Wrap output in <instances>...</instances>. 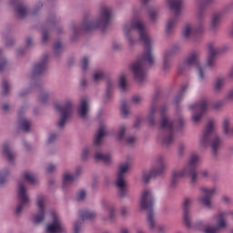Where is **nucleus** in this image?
<instances>
[{"instance_id": "f257e3e1", "label": "nucleus", "mask_w": 233, "mask_h": 233, "mask_svg": "<svg viewBox=\"0 0 233 233\" xmlns=\"http://www.w3.org/2000/svg\"><path fill=\"white\" fill-rule=\"evenodd\" d=\"M122 30L124 36L130 46H134L137 41L134 36H132V30L137 31L139 41L144 45V53L135 63L131 65L130 69L137 83H145V81H147V67L152 66L156 62L152 49L154 40H152V37H150V35L147 30V25H145L139 18H134L126 22L123 25Z\"/></svg>"}, {"instance_id": "f03ea898", "label": "nucleus", "mask_w": 233, "mask_h": 233, "mask_svg": "<svg viewBox=\"0 0 233 233\" xmlns=\"http://www.w3.org/2000/svg\"><path fill=\"white\" fill-rule=\"evenodd\" d=\"M112 17H114V11L112 10V7L108 5L100 6L98 16L95 20L90 17V15H84L81 26L76 24H72L70 26V30L73 34L72 39H76L77 35L81 34V32H90V30H96V28L105 30V28L109 26L112 23Z\"/></svg>"}, {"instance_id": "7ed1b4c3", "label": "nucleus", "mask_w": 233, "mask_h": 233, "mask_svg": "<svg viewBox=\"0 0 233 233\" xmlns=\"http://www.w3.org/2000/svg\"><path fill=\"white\" fill-rule=\"evenodd\" d=\"M106 134H108L106 131V126L100 123L95 135L93 145L90 147L86 146L82 149L81 159L83 161H86V159L90 157V154L93 153H95L94 159H96V161H101L102 163H106V165H108V163L112 161V155L109 153H103V151H101V142Z\"/></svg>"}, {"instance_id": "20e7f679", "label": "nucleus", "mask_w": 233, "mask_h": 233, "mask_svg": "<svg viewBox=\"0 0 233 233\" xmlns=\"http://www.w3.org/2000/svg\"><path fill=\"white\" fill-rule=\"evenodd\" d=\"M167 110L168 106L167 105H163L158 108V114L160 116L158 140L161 141L162 147H170L176 139L174 121L167 114Z\"/></svg>"}, {"instance_id": "39448f33", "label": "nucleus", "mask_w": 233, "mask_h": 233, "mask_svg": "<svg viewBox=\"0 0 233 233\" xmlns=\"http://www.w3.org/2000/svg\"><path fill=\"white\" fill-rule=\"evenodd\" d=\"M199 163V155L192 153L189 159L181 170L174 169L171 173V185L175 187L183 177H190L189 184L191 187L196 186L198 183V171L196 170Z\"/></svg>"}, {"instance_id": "423d86ee", "label": "nucleus", "mask_w": 233, "mask_h": 233, "mask_svg": "<svg viewBox=\"0 0 233 233\" xmlns=\"http://www.w3.org/2000/svg\"><path fill=\"white\" fill-rule=\"evenodd\" d=\"M214 129V122H208L204 130L202 131V134L199 137V147L201 148H207V147H210L211 156L213 157H218L221 150V137L218 136L211 137Z\"/></svg>"}, {"instance_id": "0eeeda50", "label": "nucleus", "mask_w": 233, "mask_h": 233, "mask_svg": "<svg viewBox=\"0 0 233 233\" xmlns=\"http://www.w3.org/2000/svg\"><path fill=\"white\" fill-rule=\"evenodd\" d=\"M154 203L156 199L154 198V193L152 189L145 188L139 198V207L142 210H147V225L149 230H154L156 228V218H154Z\"/></svg>"}, {"instance_id": "6e6552de", "label": "nucleus", "mask_w": 233, "mask_h": 233, "mask_svg": "<svg viewBox=\"0 0 233 233\" xmlns=\"http://www.w3.org/2000/svg\"><path fill=\"white\" fill-rule=\"evenodd\" d=\"M190 67L196 69L197 76L200 83H205V81L208 79V75H207V71L203 68V66H201V63L199 62V52H191L187 58L184 62L179 64L178 70L179 72H185Z\"/></svg>"}, {"instance_id": "1a4fd4ad", "label": "nucleus", "mask_w": 233, "mask_h": 233, "mask_svg": "<svg viewBox=\"0 0 233 233\" xmlns=\"http://www.w3.org/2000/svg\"><path fill=\"white\" fill-rule=\"evenodd\" d=\"M165 1L170 12L174 14V15L169 17L166 23L165 34L166 35H172V34H174V30H176V25L179 21V15H181V8H183V0Z\"/></svg>"}, {"instance_id": "9d476101", "label": "nucleus", "mask_w": 233, "mask_h": 233, "mask_svg": "<svg viewBox=\"0 0 233 233\" xmlns=\"http://www.w3.org/2000/svg\"><path fill=\"white\" fill-rule=\"evenodd\" d=\"M128 170H130V163L126 162L121 164L116 173V178L115 179V187L117 190V196L121 199L130 198V194L128 193V182H127V178L125 177V174H127Z\"/></svg>"}, {"instance_id": "9b49d317", "label": "nucleus", "mask_w": 233, "mask_h": 233, "mask_svg": "<svg viewBox=\"0 0 233 233\" xmlns=\"http://www.w3.org/2000/svg\"><path fill=\"white\" fill-rule=\"evenodd\" d=\"M7 6L15 9L17 17L25 19V17H27L30 15H35V14L43 8L44 4L43 1L36 2L31 12L28 11V7H26V5H25L23 0H8Z\"/></svg>"}, {"instance_id": "f8f14e48", "label": "nucleus", "mask_w": 233, "mask_h": 233, "mask_svg": "<svg viewBox=\"0 0 233 233\" xmlns=\"http://www.w3.org/2000/svg\"><path fill=\"white\" fill-rule=\"evenodd\" d=\"M55 108L60 113L57 127L58 128H63L68 119L72 117V114H74V102L72 98H66L61 104L56 103Z\"/></svg>"}, {"instance_id": "ddd939ff", "label": "nucleus", "mask_w": 233, "mask_h": 233, "mask_svg": "<svg viewBox=\"0 0 233 233\" xmlns=\"http://www.w3.org/2000/svg\"><path fill=\"white\" fill-rule=\"evenodd\" d=\"M165 170H167V166L165 165V157L158 156L152 163L150 170L143 173L142 180L144 183H148L152 177L163 176L165 174Z\"/></svg>"}, {"instance_id": "4468645a", "label": "nucleus", "mask_w": 233, "mask_h": 233, "mask_svg": "<svg viewBox=\"0 0 233 233\" xmlns=\"http://www.w3.org/2000/svg\"><path fill=\"white\" fill-rule=\"evenodd\" d=\"M17 199L18 203L15 208V216H21V212L30 207V195L28 194V189H26L25 182H19L18 184Z\"/></svg>"}, {"instance_id": "2eb2a0df", "label": "nucleus", "mask_w": 233, "mask_h": 233, "mask_svg": "<svg viewBox=\"0 0 233 233\" xmlns=\"http://www.w3.org/2000/svg\"><path fill=\"white\" fill-rule=\"evenodd\" d=\"M218 192H219V190L217 186L202 187L200 188V193L202 195L198 198V203H200L205 208L210 210L213 207L212 198H214Z\"/></svg>"}, {"instance_id": "dca6fc26", "label": "nucleus", "mask_w": 233, "mask_h": 233, "mask_svg": "<svg viewBox=\"0 0 233 233\" xmlns=\"http://www.w3.org/2000/svg\"><path fill=\"white\" fill-rule=\"evenodd\" d=\"M214 0H207V2H203L201 0L197 1V11L196 17L198 22L196 25L195 30L198 34H201L205 30V12H207V6L208 3H212Z\"/></svg>"}, {"instance_id": "f3484780", "label": "nucleus", "mask_w": 233, "mask_h": 233, "mask_svg": "<svg viewBox=\"0 0 233 233\" xmlns=\"http://www.w3.org/2000/svg\"><path fill=\"white\" fill-rule=\"evenodd\" d=\"M35 207L38 212L33 215V221L37 225L43 223L45 216H46V197L45 195L38 194L36 196Z\"/></svg>"}, {"instance_id": "a211bd4d", "label": "nucleus", "mask_w": 233, "mask_h": 233, "mask_svg": "<svg viewBox=\"0 0 233 233\" xmlns=\"http://www.w3.org/2000/svg\"><path fill=\"white\" fill-rule=\"evenodd\" d=\"M50 218L52 222H49L46 227V233H65L66 232V228L63 225L59 215L55 211H50Z\"/></svg>"}, {"instance_id": "6ab92c4d", "label": "nucleus", "mask_w": 233, "mask_h": 233, "mask_svg": "<svg viewBox=\"0 0 233 233\" xmlns=\"http://www.w3.org/2000/svg\"><path fill=\"white\" fill-rule=\"evenodd\" d=\"M233 8V2L225 9L220 12L214 13L209 20L208 31L213 34L216 33L217 30H219V25H221V21L225 14H228L230 10Z\"/></svg>"}, {"instance_id": "aec40b11", "label": "nucleus", "mask_w": 233, "mask_h": 233, "mask_svg": "<svg viewBox=\"0 0 233 233\" xmlns=\"http://www.w3.org/2000/svg\"><path fill=\"white\" fill-rule=\"evenodd\" d=\"M180 50H181V46H179V45H175L164 51L162 55V59H163L162 68L164 72H168V70L172 68V58Z\"/></svg>"}, {"instance_id": "412c9836", "label": "nucleus", "mask_w": 233, "mask_h": 233, "mask_svg": "<svg viewBox=\"0 0 233 233\" xmlns=\"http://www.w3.org/2000/svg\"><path fill=\"white\" fill-rule=\"evenodd\" d=\"M208 105V102L207 101V99H202L199 102H197L189 106L190 110L193 111V123H199V121H201V117H203V114H205V110H207Z\"/></svg>"}, {"instance_id": "4be33fe9", "label": "nucleus", "mask_w": 233, "mask_h": 233, "mask_svg": "<svg viewBox=\"0 0 233 233\" xmlns=\"http://www.w3.org/2000/svg\"><path fill=\"white\" fill-rule=\"evenodd\" d=\"M223 52V48L218 44L211 42L208 45V58L206 65L209 68H214L216 66V56H219Z\"/></svg>"}, {"instance_id": "5701e85b", "label": "nucleus", "mask_w": 233, "mask_h": 233, "mask_svg": "<svg viewBox=\"0 0 233 233\" xmlns=\"http://www.w3.org/2000/svg\"><path fill=\"white\" fill-rule=\"evenodd\" d=\"M192 203H194V199L192 198H185L182 202L183 207V222L187 228L192 227V215L190 214V208L192 207Z\"/></svg>"}, {"instance_id": "b1692460", "label": "nucleus", "mask_w": 233, "mask_h": 233, "mask_svg": "<svg viewBox=\"0 0 233 233\" xmlns=\"http://www.w3.org/2000/svg\"><path fill=\"white\" fill-rule=\"evenodd\" d=\"M159 99V93H155L151 98L149 111L147 116V121L150 127H156L157 122L156 121V113L157 112V100Z\"/></svg>"}, {"instance_id": "393cba45", "label": "nucleus", "mask_w": 233, "mask_h": 233, "mask_svg": "<svg viewBox=\"0 0 233 233\" xmlns=\"http://www.w3.org/2000/svg\"><path fill=\"white\" fill-rule=\"evenodd\" d=\"M48 64V55H44L41 60L35 64L31 70V77L35 79V77H39L41 74H45V70H46V65Z\"/></svg>"}, {"instance_id": "a878e982", "label": "nucleus", "mask_w": 233, "mask_h": 233, "mask_svg": "<svg viewBox=\"0 0 233 233\" xmlns=\"http://www.w3.org/2000/svg\"><path fill=\"white\" fill-rule=\"evenodd\" d=\"M82 172H83V167H77L74 174L68 171L64 172L63 180H62V188H64V190L68 188V187H70V185H72L74 181H76V177H77L78 176H81Z\"/></svg>"}, {"instance_id": "bb28decb", "label": "nucleus", "mask_w": 233, "mask_h": 233, "mask_svg": "<svg viewBox=\"0 0 233 233\" xmlns=\"http://www.w3.org/2000/svg\"><path fill=\"white\" fill-rule=\"evenodd\" d=\"M222 133L228 137H233V118L228 116H225L222 118Z\"/></svg>"}, {"instance_id": "cd10ccee", "label": "nucleus", "mask_w": 233, "mask_h": 233, "mask_svg": "<svg viewBox=\"0 0 233 233\" xmlns=\"http://www.w3.org/2000/svg\"><path fill=\"white\" fill-rule=\"evenodd\" d=\"M126 132H127V126L126 125L119 126L118 130L116 132V139L118 141H125L127 145H134L136 143V137L134 136L125 137Z\"/></svg>"}, {"instance_id": "c85d7f7f", "label": "nucleus", "mask_w": 233, "mask_h": 233, "mask_svg": "<svg viewBox=\"0 0 233 233\" xmlns=\"http://www.w3.org/2000/svg\"><path fill=\"white\" fill-rule=\"evenodd\" d=\"M88 104H89V100L87 97H84L80 100V104L78 106V116L82 119H86L88 116V112L90 110Z\"/></svg>"}, {"instance_id": "c756f323", "label": "nucleus", "mask_w": 233, "mask_h": 233, "mask_svg": "<svg viewBox=\"0 0 233 233\" xmlns=\"http://www.w3.org/2000/svg\"><path fill=\"white\" fill-rule=\"evenodd\" d=\"M227 81V78L224 76H217L213 82V91L215 94H219L221 90H223V87L225 86V83Z\"/></svg>"}, {"instance_id": "7c9ffc66", "label": "nucleus", "mask_w": 233, "mask_h": 233, "mask_svg": "<svg viewBox=\"0 0 233 233\" xmlns=\"http://www.w3.org/2000/svg\"><path fill=\"white\" fill-rule=\"evenodd\" d=\"M2 152L5 157H6V159L11 163L12 161H14V159H15V153L12 152V149L10 148V144H8V142L3 144Z\"/></svg>"}, {"instance_id": "2f4dec72", "label": "nucleus", "mask_w": 233, "mask_h": 233, "mask_svg": "<svg viewBox=\"0 0 233 233\" xmlns=\"http://www.w3.org/2000/svg\"><path fill=\"white\" fill-rule=\"evenodd\" d=\"M188 84L186 83V84H183L181 86H180V89L177 93V95L175 96L174 100H173V103H175V105H177V103H181V101H183L184 97H185V94L187 92H188Z\"/></svg>"}, {"instance_id": "473e14b6", "label": "nucleus", "mask_w": 233, "mask_h": 233, "mask_svg": "<svg viewBox=\"0 0 233 233\" xmlns=\"http://www.w3.org/2000/svg\"><path fill=\"white\" fill-rule=\"evenodd\" d=\"M115 85H116V83L112 79H108L106 81V93L104 95L105 101H110V99H112V97L114 96V93L112 92V90L114 89Z\"/></svg>"}, {"instance_id": "72a5a7b5", "label": "nucleus", "mask_w": 233, "mask_h": 233, "mask_svg": "<svg viewBox=\"0 0 233 233\" xmlns=\"http://www.w3.org/2000/svg\"><path fill=\"white\" fill-rule=\"evenodd\" d=\"M18 125H19V128H21L23 132H29L30 127H32V123L30 122V120L21 116H19Z\"/></svg>"}, {"instance_id": "f704fd0d", "label": "nucleus", "mask_w": 233, "mask_h": 233, "mask_svg": "<svg viewBox=\"0 0 233 233\" xmlns=\"http://www.w3.org/2000/svg\"><path fill=\"white\" fill-rule=\"evenodd\" d=\"M79 216L83 221H86L88 219H94L97 216L95 211H90L88 209H84L79 212Z\"/></svg>"}, {"instance_id": "c9c22d12", "label": "nucleus", "mask_w": 233, "mask_h": 233, "mask_svg": "<svg viewBox=\"0 0 233 233\" xmlns=\"http://www.w3.org/2000/svg\"><path fill=\"white\" fill-rule=\"evenodd\" d=\"M148 17L151 21H157L159 15V9L157 7H149L147 9Z\"/></svg>"}, {"instance_id": "e433bc0d", "label": "nucleus", "mask_w": 233, "mask_h": 233, "mask_svg": "<svg viewBox=\"0 0 233 233\" xmlns=\"http://www.w3.org/2000/svg\"><path fill=\"white\" fill-rule=\"evenodd\" d=\"M22 177L23 179H25V181H27L31 185H34V183H35L36 181L35 175H34V173L32 172H28V171L24 172L22 174Z\"/></svg>"}, {"instance_id": "4c0bfd02", "label": "nucleus", "mask_w": 233, "mask_h": 233, "mask_svg": "<svg viewBox=\"0 0 233 233\" xmlns=\"http://www.w3.org/2000/svg\"><path fill=\"white\" fill-rule=\"evenodd\" d=\"M8 176H10V169L5 167L0 170V185H5V182L8 180Z\"/></svg>"}, {"instance_id": "58836bf2", "label": "nucleus", "mask_w": 233, "mask_h": 233, "mask_svg": "<svg viewBox=\"0 0 233 233\" xmlns=\"http://www.w3.org/2000/svg\"><path fill=\"white\" fill-rule=\"evenodd\" d=\"M105 77V72L103 70L95 71L93 75L94 83H99V81H103Z\"/></svg>"}, {"instance_id": "ea45409f", "label": "nucleus", "mask_w": 233, "mask_h": 233, "mask_svg": "<svg viewBox=\"0 0 233 233\" xmlns=\"http://www.w3.org/2000/svg\"><path fill=\"white\" fill-rule=\"evenodd\" d=\"M118 86L120 88V90H122L123 92H125V90H127V76L125 75H121L119 79H118Z\"/></svg>"}, {"instance_id": "a19ab883", "label": "nucleus", "mask_w": 233, "mask_h": 233, "mask_svg": "<svg viewBox=\"0 0 233 233\" xmlns=\"http://www.w3.org/2000/svg\"><path fill=\"white\" fill-rule=\"evenodd\" d=\"M90 63V59L86 56L83 57L80 62V66L84 72H86L88 70V65Z\"/></svg>"}, {"instance_id": "79ce46f5", "label": "nucleus", "mask_w": 233, "mask_h": 233, "mask_svg": "<svg viewBox=\"0 0 233 233\" xmlns=\"http://www.w3.org/2000/svg\"><path fill=\"white\" fill-rule=\"evenodd\" d=\"M185 150H187V145L185 143H179L177 146L178 157H183V156H185Z\"/></svg>"}, {"instance_id": "37998d69", "label": "nucleus", "mask_w": 233, "mask_h": 233, "mask_svg": "<svg viewBox=\"0 0 233 233\" xmlns=\"http://www.w3.org/2000/svg\"><path fill=\"white\" fill-rule=\"evenodd\" d=\"M9 92H10V83L5 80L2 83V94L3 96H7Z\"/></svg>"}, {"instance_id": "c03bdc74", "label": "nucleus", "mask_w": 233, "mask_h": 233, "mask_svg": "<svg viewBox=\"0 0 233 233\" xmlns=\"http://www.w3.org/2000/svg\"><path fill=\"white\" fill-rule=\"evenodd\" d=\"M182 34L184 37H189L190 34H192V25L190 24H187L186 25H184Z\"/></svg>"}, {"instance_id": "a18cd8bd", "label": "nucleus", "mask_w": 233, "mask_h": 233, "mask_svg": "<svg viewBox=\"0 0 233 233\" xmlns=\"http://www.w3.org/2000/svg\"><path fill=\"white\" fill-rule=\"evenodd\" d=\"M83 231V222L77 220L74 223V233H81Z\"/></svg>"}, {"instance_id": "49530a36", "label": "nucleus", "mask_w": 233, "mask_h": 233, "mask_svg": "<svg viewBox=\"0 0 233 233\" xmlns=\"http://www.w3.org/2000/svg\"><path fill=\"white\" fill-rule=\"evenodd\" d=\"M143 101H144L143 96H141L140 95H134L131 97V103L133 105H141Z\"/></svg>"}, {"instance_id": "de8ad7c7", "label": "nucleus", "mask_w": 233, "mask_h": 233, "mask_svg": "<svg viewBox=\"0 0 233 233\" xmlns=\"http://www.w3.org/2000/svg\"><path fill=\"white\" fill-rule=\"evenodd\" d=\"M50 97V93L48 92H43L39 96V101L40 103H46L48 101V98Z\"/></svg>"}, {"instance_id": "09e8293b", "label": "nucleus", "mask_w": 233, "mask_h": 233, "mask_svg": "<svg viewBox=\"0 0 233 233\" xmlns=\"http://www.w3.org/2000/svg\"><path fill=\"white\" fill-rule=\"evenodd\" d=\"M157 233H167L168 232V226L167 225H158L156 228Z\"/></svg>"}, {"instance_id": "8fccbe9b", "label": "nucleus", "mask_w": 233, "mask_h": 233, "mask_svg": "<svg viewBox=\"0 0 233 233\" xmlns=\"http://www.w3.org/2000/svg\"><path fill=\"white\" fill-rule=\"evenodd\" d=\"M121 114L124 116V117H127L128 114H130V110L128 109V106H127V103H123L121 106Z\"/></svg>"}, {"instance_id": "3c124183", "label": "nucleus", "mask_w": 233, "mask_h": 233, "mask_svg": "<svg viewBox=\"0 0 233 233\" xmlns=\"http://www.w3.org/2000/svg\"><path fill=\"white\" fill-rule=\"evenodd\" d=\"M57 170V164H48L46 167V172L48 174H52V172H56Z\"/></svg>"}, {"instance_id": "603ef678", "label": "nucleus", "mask_w": 233, "mask_h": 233, "mask_svg": "<svg viewBox=\"0 0 233 233\" xmlns=\"http://www.w3.org/2000/svg\"><path fill=\"white\" fill-rule=\"evenodd\" d=\"M221 203H224L225 205H231L232 198L227 195H224L220 198Z\"/></svg>"}, {"instance_id": "864d4df0", "label": "nucleus", "mask_w": 233, "mask_h": 233, "mask_svg": "<svg viewBox=\"0 0 233 233\" xmlns=\"http://www.w3.org/2000/svg\"><path fill=\"white\" fill-rule=\"evenodd\" d=\"M108 218L109 219H114L116 218V208L114 206L108 207Z\"/></svg>"}, {"instance_id": "5fc2aeb1", "label": "nucleus", "mask_w": 233, "mask_h": 233, "mask_svg": "<svg viewBox=\"0 0 233 233\" xmlns=\"http://www.w3.org/2000/svg\"><path fill=\"white\" fill-rule=\"evenodd\" d=\"M54 50L56 54H59V52H62L63 50V45L61 42H56L54 46Z\"/></svg>"}, {"instance_id": "6e6d98bb", "label": "nucleus", "mask_w": 233, "mask_h": 233, "mask_svg": "<svg viewBox=\"0 0 233 233\" xmlns=\"http://www.w3.org/2000/svg\"><path fill=\"white\" fill-rule=\"evenodd\" d=\"M85 198H86V192L85 190L78 191V193L76 195L77 200L83 201V199H85Z\"/></svg>"}, {"instance_id": "4d7b16f0", "label": "nucleus", "mask_w": 233, "mask_h": 233, "mask_svg": "<svg viewBox=\"0 0 233 233\" xmlns=\"http://www.w3.org/2000/svg\"><path fill=\"white\" fill-rule=\"evenodd\" d=\"M200 177L207 179V177H210V171L208 169H203L199 172Z\"/></svg>"}, {"instance_id": "13d9d810", "label": "nucleus", "mask_w": 233, "mask_h": 233, "mask_svg": "<svg viewBox=\"0 0 233 233\" xmlns=\"http://www.w3.org/2000/svg\"><path fill=\"white\" fill-rule=\"evenodd\" d=\"M6 59L0 55V72L6 68Z\"/></svg>"}, {"instance_id": "bf43d9fd", "label": "nucleus", "mask_w": 233, "mask_h": 233, "mask_svg": "<svg viewBox=\"0 0 233 233\" xmlns=\"http://www.w3.org/2000/svg\"><path fill=\"white\" fill-rule=\"evenodd\" d=\"M120 213H121V216H123L124 218H127V216L130 214V210L128 209V208L123 207L120 208Z\"/></svg>"}, {"instance_id": "052dcab7", "label": "nucleus", "mask_w": 233, "mask_h": 233, "mask_svg": "<svg viewBox=\"0 0 233 233\" xmlns=\"http://www.w3.org/2000/svg\"><path fill=\"white\" fill-rule=\"evenodd\" d=\"M223 106V102H216L212 105L213 110H219Z\"/></svg>"}, {"instance_id": "680f3d73", "label": "nucleus", "mask_w": 233, "mask_h": 233, "mask_svg": "<svg viewBox=\"0 0 233 233\" xmlns=\"http://www.w3.org/2000/svg\"><path fill=\"white\" fill-rule=\"evenodd\" d=\"M56 139H57V135L53 133V134L49 135L47 143H54V141H56Z\"/></svg>"}, {"instance_id": "e2e57ef3", "label": "nucleus", "mask_w": 233, "mask_h": 233, "mask_svg": "<svg viewBox=\"0 0 233 233\" xmlns=\"http://www.w3.org/2000/svg\"><path fill=\"white\" fill-rule=\"evenodd\" d=\"M48 41V31H43L42 33V42L46 43Z\"/></svg>"}, {"instance_id": "0e129e2a", "label": "nucleus", "mask_w": 233, "mask_h": 233, "mask_svg": "<svg viewBox=\"0 0 233 233\" xmlns=\"http://www.w3.org/2000/svg\"><path fill=\"white\" fill-rule=\"evenodd\" d=\"M226 98L233 101V87L228 92Z\"/></svg>"}, {"instance_id": "69168bd1", "label": "nucleus", "mask_w": 233, "mask_h": 233, "mask_svg": "<svg viewBox=\"0 0 233 233\" xmlns=\"http://www.w3.org/2000/svg\"><path fill=\"white\" fill-rule=\"evenodd\" d=\"M113 48H114V50H119V48H121V44L114 43L113 44Z\"/></svg>"}, {"instance_id": "338daca9", "label": "nucleus", "mask_w": 233, "mask_h": 233, "mask_svg": "<svg viewBox=\"0 0 233 233\" xmlns=\"http://www.w3.org/2000/svg\"><path fill=\"white\" fill-rule=\"evenodd\" d=\"M32 43H33V40H32V38H30V37H28V38L26 39V41H25L26 46H30L32 45Z\"/></svg>"}, {"instance_id": "774afa93", "label": "nucleus", "mask_w": 233, "mask_h": 233, "mask_svg": "<svg viewBox=\"0 0 233 233\" xmlns=\"http://www.w3.org/2000/svg\"><path fill=\"white\" fill-rule=\"evenodd\" d=\"M120 233H130V230H128L127 228H120Z\"/></svg>"}]
</instances>
